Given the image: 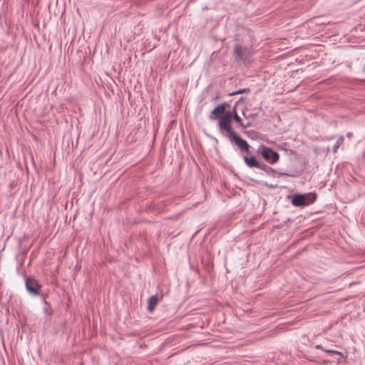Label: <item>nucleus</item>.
Listing matches in <instances>:
<instances>
[{"instance_id":"obj_1","label":"nucleus","mask_w":365,"mask_h":365,"mask_svg":"<svg viewBox=\"0 0 365 365\" xmlns=\"http://www.w3.org/2000/svg\"><path fill=\"white\" fill-rule=\"evenodd\" d=\"M242 99L243 98L241 97L232 110L225 112L224 116L218 121V128L222 133L223 132H226L227 133V138L230 142L231 143H234L240 149L241 153L248 154L250 153V145L245 139L238 135L232 127V120L237 113V107L238 102Z\"/></svg>"},{"instance_id":"obj_2","label":"nucleus","mask_w":365,"mask_h":365,"mask_svg":"<svg viewBox=\"0 0 365 365\" xmlns=\"http://www.w3.org/2000/svg\"><path fill=\"white\" fill-rule=\"evenodd\" d=\"M242 156L243 162L247 168L250 169L257 168L265 173L269 176L273 178L276 177L277 170L269 165L259 160L257 155L253 154L251 151L250 153H246V155H242Z\"/></svg>"},{"instance_id":"obj_3","label":"nucleus","mask_w":365,"mask_h":365,"mask_svg":"<svg viewBox=\"0 0 365 365\" xmlns=\"http://www.w3.org/2000/svg\"><path fill=\"white\" fill-rule=\"evenodd\" d=\"M287 198L290 200L292 205L294 207H304L313 204L317 200V194L314 192L307 193H294L289 195Z\"/></svg>"},{"instance_id":"obj_4","label":"nucleus","mask_w":365,"mask_h":365,"mask_svg":"<svg viewBox=\"0 0 365 365\" xmlns=\"http://www.w3.org/2000/svg\"><path fill=\"white\" fill-rule=\"evenodd\" d=\"M255 155L261 157L269 165H274L279 160V154L272 148L264 144L258 146Z\"/></svg>"},{"instance_id":"obj_5","label":"nucleus","mask_w":365,"mask_h":365,"mask_svg":"<svg viewBox=\"0 0 365 365\" xmlns=\"http://www.w3.org/2000/svg\"><path fill=\"white\" fill-rule=\"evenodd\" d=\"M26 292L33 297L41 295V284L32 276H26L24 278Z\"/></svg>"},{"instance_id":"obj_6","label":"nucleus","mask_w":365,"mask_h":365,"mask_svg":"<svg viewBox=\"0 0 365 365\" xmlns=\"http://www.w3.org/2000/svg\"><path fill=\"white\" fill-rule=\"evenodd\" d=\"M227 104L224 102L221 104L217 105L211 112L209 115V118L210 120H214L215 118L221 119L222 117L224 116V113Z\"/></svg>"},{"instance_id":"obj_7","label":"nucleus","mask_w":365,"mask_h":365,"mask_svg":"<svg viewBox=\"0 0 365 365\" xmlns=\"http://www.w3.org/2000/svg\"><path fill=\"white\" fill-rule=\"evenodd\" d=\"M160 299V298L158 297V294L152 295L148 298L147 310L150 313H152L155 310V307L158 304Z\"/></svg>"},{"instance_id":"obj_8","label":"nucleus","mask_w":365,"mask_h":365,"mask_svg":"<svg viewBox=\"0 0 365 365\" xmlns=\"http://www.w3.org/2000/svg\"><path fill=\"white\" fill-rule=\"evenodd\" d=\"M233 57L236 62H240L244 60L242 46L235 44L234 47Z\"/></svg>"},{"instance_id":"obj_9","label":"nucleus","mask_w":365,"mask_h":365,"mask_svg":"<svg viewBox=\"0 0 365 365\" xmlns=\"http://www.w3.org/2000/svg\"><path fill=\"white\" fill-rule=\"evenodd\" d=\"M262 110L260 107H257L253 108L252 113L250 115H247L245 112L242 113V115L245 118L248 120V121H253L259 115V113Z\"/></svg>"},{"instance_id":"obj_10","label":"nucleus","mask_w":365,"mask_h":365,"mask_svg":"<svg viewBox=\"0 0 365 365\" xmlns=\"http://www.w3.org/2000/svg\"><path fill=\"white\" fill-rule=\"evenodd\" d=\"M233 120L242 128H247L250 127L252 124L251 121H248L246 124L244 123L243 120L238 115L237 113Z\"/></svg>"},{"instance_id":"obj_11","label":"nucleus","mask_w":365,"mask_h":365,"mask_svg":"<svg viewBox=\"0 0 365 365\" xmlns=\"http://www.w3.org/2000/svg\"><path fill=\"white\" fill-rule=\"evenodd\" d=\"M344 138L343 135H341L336 140V142L335 143L334 145L333 146L332 150L333 153H336L337 152L338 148L340 145H341L344 143Z\"/></svg>"},{"instance_id":"obj_12","label":"nucleus","mask_w":365,"mask_h":365,"mask_svg":"<svg viewBox=\"0 0 365 365\" xmlns=\"http://www.w3.org/2000/svg\"><path fill=\"white\" fill-rule=\"evenodd\" d=\"M250 92V88H240L235 91L232 92L231 93H230V96H235V95L242 94V93H249Z\"/></svg>"},{"instance_id":"obj_13","label":"nucleus","mask_w":365,"mask_h":365,"mask_svg":"<svg viewBox=\"0 0 365 365\" xmlns=\"http://www.w3.org/2000/svg\"><path fill=\"white\" fill-rule=\"evenodd\" d=\"M287 143H283L282 144L278 145L277 148H278L279 150H284L286 153L289 152L290 154H292L294 153V151L292 150H291V149H288L287 148Z\"/></svg>"},{"instance_id":"obj_14","label":"nucleus","mask_w":365,"mask_h":365,"mask_svg":"<svg viewBox=\"0 0 365 365\" xmlns=\"http://www.w3.org/2000/svg\"><path fill=\"white\" fill-rule=\"evenodd\" d=\"M43 313L46 317H49L52 315V310L51 309L50 304H48V305H45L43 307Z\"/></svg>"},{"instance_id":"obj_15","label":"nucleus","mask_w":365,"mask_h":365,"mask_svg":"<svg viewBox=\"0 0 365 365\" xmlns=\"http://www.w3.org/2000/svg\"><path fill=\"white\" fill-rule=\"evenodd\" d=\"M277 175V177L284 176V175L292 176V177L294 176V175H293V174L287 173L286 172H283V171H281V170H277L276 176Z\"/></svg>"},{"instance_id":"obj_16","label":"nucleus","mask_w":365,"mask_h":365,"mask_svg":"<svg viewBox=\"0 0 365 365\" xmlns=\"http://www.w3.org/2000/svg\"><path fill=\"white\" fill-rule=\"evenodd\" d=\"M265 186L269 189H275L277 187V185L268 184V183H265Z\"/></svg>"},{"instance_id":"obj_17","label":"nucleus","mask_w":365,"mask_h":365,"mask_svg":"<svg viewBox=\"0 0 365 365\" xmlns=\"http://www.w3.org/2000/svg\"><path fill=\"white\" fill-rule=\"evenodd\" d=\"M41 299H42V302L44 304V305H48V304H49V303L46 301V298H45V297H44V295H41Z\"/></svg>"},{"instance_id":"obj_18","label":"nucleus","mask_w":365,"mask_h":365,"mask_svg":"<svg viewBox=\"0 0 365 365\" xmlns=\"http://www.w3.org/2000/svg\"><path fill=\"white\" fill-rule=\"evenodd\" d=\"M323 351L326 353H328V354H334V351L333 349H323Z\"/></svg>"},{"instance_id":"obj_19","label":"nucleus","mask_w":365,"mask_h":365,"mask_svg":"<svg viewBox=\"0 0 365 365\" xmlns=\"http://www.w3.org/2000/svg\"><path fill=\"white\" fill-rule=\"evenodd\" d=\"M315 347L317 349H322V351H323V349H324V347L321 344H318Z\"/></svg>"},{"instance_id":"obj_20","label":"nucleus","mask_w":365,"mask_h":365,"mask_svg":"<svg viewBox=\"0 0 365 365\" xmlns=\"http://www.w3.org/2000/svg\"><path fill=\"white\" fill-rule=\"evenodd\" d=\"M334 354H337V355H341V356L342 355V353L339 351L334 350Z\"/></svg>"},{"instance_id":"obj_21","label":"nucleus","mask_w":365,"mask_h":365,"mask_svg":"<svg viewBox=\"0 0 365 365\" xmlns=\"http://www.w3.org/2000/svg\"><path fill=\"white\" fill-rule=\"evenodd\" d=\"M346 136H347L348 138H351V137L352 136V133H346Z\"/></svg>"}]
</instances>
